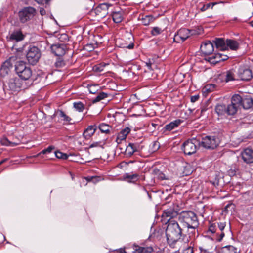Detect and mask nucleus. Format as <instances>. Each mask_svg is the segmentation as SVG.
Masks as SVG:
<instances>
[{
    "label": "nucleus",
    "instance_id": "79ce46f5",
    "mask_svg": "<svg viewBox=\"0 0 253 253\" xmlns=\"http://www.w3.org/2000/svg\"><path fill=\"white\" fill-rule=\"evenodd\" d=\"M99 86L97 84H92L88 85V90L91 94H95L97 91Z\"/></svg>",
    "mask_w": 253,
    "mask_h": 253
},
{
    "label": "nucleus",
    "instance_id": "4d7b16f0",
    "mask_svg": "<svg viewBox=\"0 0 253 253\" xmlns=\"http://www.w3.org/2000/svg\"><path fill=\"white\" fill-rule=\"evenodd\" d=\"M41 154H47V152H46V149H44L41 152L39 153L38 154H37L35 156H34L33 157H39L41 155Z\"/></svg>",
    "mask_w": 253,
    "mask_h": 253
},
{
    "label": "nucleus",
    "instance_id": "4468645a",
    "mask_svg": "<svg viewBox=\"0 0 253 253\" xmlns=\"http://www.w3.org/2000/svg\"><path fill=\"white\" fill-rule=\"evenodd\" d=\"M227 59H228V56L226 55H224L221 53H217L208 57L207 60L211 64H215L221 61H225Z\"/></svg>",
    "mask_w": 253,
    "mask_h": 253
},
{
    "label": "nucleus",
    "instance_id": "338daca9",
    "mask_svg": "<svg viewBox=\"0 0 253 253\" xmlns=\"http://www.w3.org/2000/svg\"><path fill=\"white\" fill-rule=\"evenodd\" d=\"M191 172V170H189V171L185 173V175H189Z\"/></svg>",
    "mask_w": 253,
    "mask_h": 253
},
{
    "label": "nucleus",
    "instance_id": "6e6552de",
    "mask_svg": "<svg viewBox=\"0 0 253 253\" xmlns=\"http://www.w3.org/2000/svg\"><path fill=\"white\" fill-rule=\"evenodd\" d=\"M197 145H200V142L196 139L188 140L182 145V149L186 155H190L196 152Z\"/></svg>",
    "mask_w": 253,
    "mask_h": 253
},
{
    "label": "nucleus",
    "instance_id": "cd10ccee",
    "mask_svg": "<svg viewBox=\"0 0 253 253\" xmlns=\"http://www.w3.org/2000/svg\"><path fill=\"white\" fill-rule=\"evenodd\" d=\"M226 49L229 47L232 50L238 49L239 44L237 41L234 40L227 39L226 40Z\"/></svg>",
    "mask_w": 253,
    "mask_h": 253
},
{
    "label": "nucleus",
    "instance_id": "473e14b6",
    "mask_svg": "<svg viewBox=\"0 0 253 253\" xmlns=\"http://www.w3.org/2000/svg\"><path fill=\"white\" fill-rule=\"evenodd\" d=\"M0 143L2 145L5 146H15L19 144V143L18 142H11L9 141L5 137H3L1 139Z\"/></svg>",
    "mask_w": 253,
    "mask_h": 253
},
{
    "label": "nucleus",
    "instance_id": "2f4dec72",
    "mask_svg": "<svg viewBox=\"0 0 253 253\" xmlns=\"http://www.w3.org/2000/svg\"><path fill=\"white\" fill-rule=\"evenodd\" d=\"M199 224H195L185 227L187 229V233L189 238H192L195 236L197 228Z\"/></svg>",
    "mask_w": 253,
    "mask_h": 253
},
{
    "label": "nucleus",
    "instance_id": "b1692460",
    "mask_svg": "<svg viewBox=\"0 0 253 253\" xmlns=\"http://www.w3.org/2000/svg\"><path fill=\"white\" fill-rule=\"evenodd\" d=\"M124 178L129 182H135L138 180V174L136 173H125L124 176Z\"/></svg>",
    "mask_w": 253,
    "mask_h": 253
},
{
    "label": "nucleus",
    "instance_id": "69168bd1",
    "mask_svg": "<svg viewBox=\"0 0 253 253\" xmlns=\"http://www.w3.org/2000/svg\"><path fill=\"white\" fill-rule=\"evenodd\" d=\"M228 172H229V174L230 175H233L235 174V171H232V170H230Z\"/></svg>",
    "mask_w": 253,
    "mask_h": 253
},
{
    "label": "nucleus",
    "instance_id": "de8ad7c7",
    "mask_svg": "<svg viewBox=\"0 0 253 253\" xmlns=\"http://www.w3.org/2000/svg\"><path fill=\"white\" fill-rule=\"evenodd\" d=\"M193 247L191 246H187L183 251V253H193Z\"/></svg>",
    "mask_w": 253,
    "mask_h": 253
},
{
    "label": "nucleus",
    "instance_id": "f704fd0d",
    "mask_svg": "<svg viewBox=\"0 0 253 253\" xmlns=\"http://www.w3.org/2000/svg\"><path fill=\"white\" fill-rule=\"evenodd\" d=\"M155 20V18L152 15H146L144 17H142L141 21L144 25L147 26L151 23L153 22Z\"/></svg>",
    "mask_w": 253,
    "mask_h": 253
},
{
    "label": "nucleus",
    "instance_id": "4c0bfd02",
    "mask_svg": "<svg viewBox=\"0 0 253 253\" xmlns=\"http://www.w3.org/2000/svg\"><path fill=\"white\" fill-rule=\"evenodd\" d=\"M153 173L160 179L164 180L167 179L165 175L158 169H154Z\"/></svg>",
    "mask_w": 253,
    "mask_h": 253
},
{
    "label": "nucleus",
    "instance_id": "20e7f679",
    "mask_svg": "<svg viewBox=\"0 0 253 253\" xmlns=\"http://www.w3.org/2000/svg\"><path fill=\"white\" fill-rule=\"evenodd\" d=\"M225 226V222H216L210 225L209 231L215 233L216 234V240L220 242L225 236L223 230Z\"/></svg>",
    "mask_w": 253,
    "mask_h": 253
},
{
    "label": "nucleus",
    "instance_id": "bb28decb",
    "mask_svg": "<svg viewBox=\"0 0 253 253\" xmlns=\"http://www.w3.org/2000/svg\"><path fill=\"white\" fill-rule=\"evenodd\" d=\"M241 106L245 109H248L253 107V99L252 98L243 99Z\"/></svg>",
    "mask_w": 253,
    "mask_h": 253
},
{
    "label": "nucleus",
    "instance_id": "39448f33",
    "mask_svg": "<svg viewBox=\"0 0 253 253\" xmlns=\"http://www.w3.org/2000/svg\"><path fill=\"white\" fill-rule=\"evenodd\" d=\"M31 85L29 83H26L24 80L19 78H14L11 79L8 82V87L13 91H18L28 88Z\"/></svg>",
    "mask_w": 253,
    "mask_h": 253
},
{
    "label": "nucleus",
    "instance_id": "774afa93",
    "mask_svg": "<svg viewBox=\"0 0 253 253\" xmlns=\"http://www.w3.org/2000/svg\"><path fill=\"white\" fill-rule=\"evenodd\" d=\"M6 160H7V159H4L3 160L1 161L0 162V165H1V164H2V163H4V162H5Z\"/></svg>",
    "mask_w": 253,
    "mask_h": 253
},
{
    "label": "nucleus",
    "instance_id": "49530a36",
    "mask_svg": "<svg viewBox=\"0 0 253 253\" xmlns=\"http://www.w3.org/2000/svg\"><path fill=\"white\" fill-rule=\"evenodd\" d=\"M199 250L200 251V253H214L213 251L204 246H199Z\"/></svg>",
    "mask_w": 253,
    "mask_h": 253
},
{
    "label": "nucleus",
    "instance_id": "5701e85b",
    "mask_svg": "<svg viewBox=\"0 0 253 253\" xmlns=\"http://www.w3.org/2000/svg\"><path fill=\"white\" fill-rule=\"evenodd\" d=\"M110 6V5L107 3H102L99 4L95 9V13H97L98 10H102V14L100 15L101 17H104L107 13V10Z\"/></svg>",
    "mask_w": 253,
    "mask_h": 253
},
{
    "label": "nucleus",
    "instance_id": "a19ab883",
    "mask_svg": "<svg viewBox=\"0 0 253 253\" xmlns=\"http://www.w3.org/2000/svg\"><path fill=\"white\" fill-rule=\"evenodd\" d=\"M108 64L104 63H101L96 65H95L93 67V70L96 72H101L104 70V68L108 65Z\"/></svg>",
    "mask_w": 253,
    "mask_h": 253
},
{
    "label": "nucleus",
    "instance_id": "c85d7f7f",
    "mask_svg": "<svg viewBox=\"0 0 253 253\" xmlns=\"http://www.w3.org/2000/svg\"><path fill=\"white\" fill-rule=\"evenodd\" d=\"M242 101L243 99L240 95L235 94L232 97L231 103L239 108L242 105Z\"/></svg>",
    "mask_w": 253,
    "mask_h": 253
},
{
    "label": "nucleus",
    "instance_id": "ea45409f",
    "mask_svg": "<svg viewBox=\"0 0 253 253\" xmlns=\"http://www.w3.org/2000/svg\"><path fill=\"white\" fill-rule=\"evenodd\" d=\"M107 97V94L101 92H100L97 96L93 99V102L96 103L100 101V100L106 98Z\"/></svg>",
    "mask_w": 253,
    "mask_h": 253
},
{
    "label": "nucleus",
    "instance_id": "f257e3e1",
    "mask_svg": "<svg viewBox=\"0 0 253 253\" xmlns=\"http://www.w3.org/2000/svg\"><path fill=\"white\" fill-rule=\"evenodd\" d=\"M178 212L173 207L163 211L162 215L163 222L167 224L165 231L167 241L169 245L171 248H175L176 243L185 236L183 233V229L177 221L173 219L178 216Z\"/></svg>",
    "mask_w": 253,
    "mask_h": 253
},
{
    "label": "nucleus",
    "instance_id": "1a4fd4ad",
    "mask_svg": "<svg viewBox=\"0 0 253 253\" xmlns=\"http://www.w3.org/2000/svg\"><path fill=\"white\" fill-rule=\"evenodd\" d=\"M219 144V140L214 136H206L200 142V146L206 149L215 148Z\"/></svg>",
    "mask_w": 253,
    "mask_h": 253
},
{
    "label": "nucleus",
    "instance_id": "c756f323",
    "mask_svg": "<svg viewBox=\"0 0 253 253\" xmlns=\"http://www.w3.org/2000/svg\"><path fill=\"white\" fill-rule=\"evenodd\" d=\"M225 74V81L226 82L237 80L233 70H228L226 71Z\"/></svg>",
    "mask_w": 253,
    "mask_h": 253
},
{
    "label": "nucleus",
    "instance_id": "9b49d317",
    "mask_svg": "<svg viewBox=\"0 0 253 253\" xmlns=\"http://www.w3.org/2000/svg\"><path fill=\"white\" fill-rule=\"evenodd\" d=\"M192 31L182 28L179 30L177 33L175 34L173 40L176 42H183L191 35ZM193 33H192L193 34Z\"/></svg>",
    "mask_w": 253,
    "mask_h": 253
},
{
    "label": "nucleus",
    "instance_id": "72a5a7b5",
    "mask_svg": "<svg viewBox=\"0 0 253 253\" xmlns=\"http://www.w3.org/2000/svg\"><path fill=\"white\" fill-rule=\"evenodd\" d=\"M226 108L227 115H233L237 112L239 107L231 103L226 106Z\"/></svg>",
    "mask_w": 253,
    "mask_h": 253
},
{
    "label": "nucleus",
    "instance_id": "13d9d810",
    "mask_svg": "<svg viewBox=\"0 0 253 253\" xmlns=\"http://www.w3.org/2000/svg\"><path fill=\"white\" fill-rule=\"evenodd\" d=\"M49 0H35L37 3L39 4H43L44 2L47 3Z\"/></svg>",
    "mask_w": 253,
    "mask_h": 253
},
{
    "label": "nucleus",
    "instance_id": "8fccbe9b",
    "mask_svg": "<svg viewBox=\"0 0 253 253\" xmlns=\"http://www.w3.org/2000/svg\"><path fill=\"white\" fill-rule=\"evenodd\" d=\"M145 66H146L147 68V69L148 70L151 71L152 70V62L149 60L148 61L144 63Z\"/></svg>",
    "mask_w": 253,
    "mask_h": 253
},
{
    "label": "nucleus",
    "instance_id": "c9c22d12",
    "mask_svg": "<svg viewBox=\"0 0 253 253\" xmlns=\"http://www.w3.org/2000/svg\"><path fill=\"white\" fill-rule=\"evenodd\" d=\"M112 18L115 23H119L123 19L122 14L120 12H114L112 14Z\"/></svg>",
    "mask_w": 253,
    "mask_h": 253
},
{
    "label": "nucleus",
    "instance_id": "bf43d9fd",
    "mask_svg": "<svg viewBox=\"0 0 253 253\" xmlns=\"http://www.w3.org/2000/svg\"><path fill=\"white\" fill-rule=\"evenodd\" d=\"M54 149V147L52 146H49L47 148L45 149L46 150L47 153H50L51 151Z\"/></svg>",
    "mask_w": 253,
    "mask_h": 253
},
{
    "label": "nucleus",
    "instance_id": "f03ea898",
    "mask_svg": "<svg viewBox=\"0 0 253 253\" xmlns=\"http://www.w3.org/2000/svg\"><path fill=\"white\" fill-rule=\"evenodd\" d=\"M15 71L19 79L24 80L26 83H29L32 85L34 79L32 76V71L29 67L26 65L25 62L19 61L16 62L15 65Z\"/></svg>",
    "mask_w": 253,
    "mask_h": 253
},
{
    "label": "nucleus",
    "instance_id": "58836bf2",
    "mask_svg": "<svg viewBox=\"0 0 253 253\" xmlns=\"http://www.w3.org/2000/svg\"><path fill=\"white\" fill-rule=\"evenodd\" d=\"M57 114L59 116V117L62 118L63 120L65 122H69L71 120V118L66 115L62 110L58 111Z\"/></svg>",
    "mask_w": 253,
    "mask_h": 253
},
{
    "label": "nucleus",
    "instance_id": "09e8293b",
    "mask_svg": "<svg viewBox=\"0 0 253 253\" xmlns=\"http://www.w3.org/2000/svg\"><path fill=\"white\" fill-rule=\"evenodd\" d=\"M55 65L57 67H62L65 65V62L62 59L59 58L56 61Z\"/></svg>",
    "mask_w": 253,
    "mask_h": 253
},
{
    "label": "nucleus",
    "instance_id": "a211bd4d",
    "mask_svg": "<svg viewBox=\"0 0 253 253\" xmlns=\"http://www.w3.org/2000/svg\"><path fill=\"white\" fill-rule=\"evenodd\" d=\"M130 129L129 127H126L125 128L122 129L118 134L116 142L118 144H120L121 143L122 141L125 140L126 136L130 132Z\"/></svg>",
    "mask_w": 253,
    "mask_h": 253
},
{
    "label": "nucleus",
    "instance_id": "7ed1b4c3",
    "mask_svg": "<svg viewBox=\"0 0 253 253\" xmlns=\"http://www.w3.org/2000/svg\"><path fill=\"white\" fill-rule=\"evenodd\" d=\"M178 219L184 227L199 224L197 215L192 211H183L179 214Z\"/></svg>",
    "mask_w": 253,
    "mask_h": 253
},
{
    "label": "nucleus",
    "instance_id": "412c9836",
    "mask_svg": "<svg viewBox=\"0 0 253 253\" xmlns=\"http://www.w3.org/2000/svg\"><path fill=\"white\" fill-rule=\"evenodd\" d=\"M226 106L224 104H218L215 107V112L221 118L227 115Z\"/></svg>",
    "mask_w": 253,
    "mask_h": 253
},
{
    "label": "nucleus",
    "instance_id": "e2e57ef3",
    "mask_svg": "<svg viewBox=\"0 0 253 253\" xmlns=\"http://www.w3.org/2000/svg\"><path fill=\"white\" fill-rule=\"evenodd\" d=\"M134 47V44L133 43H130L126 47L128 49H132Z\"/></svg>",
    "mask_w": 253,
    "mask_h": 253
},
{
    "label": "nucleus",
    "instance_id": "9d476101",
    "mask_svg": "<svg viewBox=\"0 0 253 253\" xmlns=\"http://www.w3.org/2000/svg\"><path fill=\"white\" fill-rule=\"evenodd\" d=\"M236 73L238 77L237 80L248 81L253 77L252 71L248 67L244 66H240Z\"/></svg>",
    "mask_w": 253,
    "mask_h": 253
},
{
    "label": "nucleus",
    "instance_id": "e433bc0d",
    "mask_svg": "<svg viewBox=\"0 0 253 253\" xmlns=\"http://www.w3.org/2000/svg\"><path fill=\"white\" fill-rule=\"evenodd\" d=\"M73 107L75 109V110L79 112H83L85 108L84 104L80 102H75L73 103Z\"/></svg>",
    "mask_w": 253,
    "mask_h": 253
},
{
    "label": "nucleus",
    "instance_id": "a878e982",
    "mask_svg": "<svg viewBox=\"0 0 253 253\" xmlns=\"http://www.w3.org/2000/svg\"><path fill=\"white\" fill-rule=\"evenodd\" d=\"M181 122V121L180 120H176L166 125L165 126V129L166 130L170 131L177 127L180 124Z\"/></svg>",
    "mask_w": 253,
    "mask_h": 253
},
{
    "label": "nucleus",
    "instance_id": "f8f14e48",
    "mask_svg": "<svg viewBox=\"0 0 253 253\" xmlns=\"http://www.w3.org/2000/svg\"><path fill=\"white\" fill-rule=\"evenodd\" d=\"M200 50L205 55H210L214 51L213 45L209 41H205L202 43Z\"/></svg>",
    "mask_w": 253,
    "mask_h": 253
},
{
    "label": "nucleus",
    "instance_id": "680f3d73",
    "mask_svg": "<svg viewBox=\"0 0 253 253\" xmlns=\"http://www.w3.org/2000/svg\"><path fill=\"white\" fill-rule=\"evenodd\" d=\"M40 12L42 15H43L45 14V11L43 8H41Z\"/></svg>",
    "mask_w": 253,
    "mask_h": 253
},
{
    "label": "nucleus",
    "instance_id": "052dcab7",
    "mask_svg": "<svg viewBox=\"0 0 253 253\" xmlns=\"http://www.w3.org/2000/svg\"><path fill=\"white\" fill-rule=\"evenodd\" d=\"M94 47L92 46V45L91 44H87L86 45V49L88 50L91 51L92 49H93Z\"/></svg>",
    "mask_w": 253,
    "mask_h": 253
},
{
    "label": "nucleus",
    "instance_id": "a18cd8bd",
    "mask_svg": "<svg viewBox=\"0 0 253 253\" xmlns=\"http://www.w3.org/2000/svg\"><path fill=\"white\" fill-rule=\"evenodd\" d=\"M104 142L98 141V142H94L91 144L89 145V148H94V147H100L103 148V145H104Z\"/></svg>",
    "mask_w": 253,
    "mask_h": 253
},
{
    "label": "nucleus",
    "instance_id": "6e6d98bb",
    "mask_svg": "<svg viewBox=\"0 0 253 253\" xmlns=\"http://www.w3.org/2000/svg\"><path fill=\"white\" fill-rule=\"evenodd\" d=\"M153 147H154V150L158 149L160 147V144L158 142L155 141L154 142Z\"/></svg>",
    "mask_w": 253,
    "mask_h": 253
},
{
    "label": "nucleus",
    "instance_id": "0e129e2a",
    "mask_svg": "<svg viewBox=\"0 0 253 253\" xmlns=\"http://www.w3.org/2000/svg\"><path fill=\"white\" fill-rule=\"evenodd\" d=\"M119 253H126V252L125 250L120 249L119 251Z\"/></svg>",
    "mask_w": 253,
    "mask_h": 253
},
{
    "label": "nucleus",
    "instance_id": "3c124183",
    "mask_svg": "<svg viewBox=\"0 0 253 253\" xmlns=\"http://www.w3.org/2000/svg\"><path fill=\"white\" fill-rule=\"evenodd\" d=\"M9 63V62H6L4 63V64L2 66L1 68V71H5L6 73L8 72V69L7 65H8Z\"/></svg>",
    "mask_w": 253,
    "mask_h": 253
},
{
    "label": "nucleus",
    "instance_id": "2eb2a0df",
    "mask_svg": "<svg viewBox=\"0 0 253 253\" xmlns=\"http://www.w3.org/2000/svg\"><path fill=\"white\" fill-rule=\"evenodd\" d=\"M243 160L246 163H253V150L249 148L245 149L241 152Z\"/></svg>",
    "mask_w": 253,
    "mask_h": 253
},
{
    "label": "nucleus",
    "instance_id": "393cba45",
    "mask_svg": "<svg viewBox=\"0 0 253 253\" xmlns=\"http://www.w3.org/2000/svg\"><path fill=\"white\" fill-rule=\"evenodd\" d=\"M97 127L102 133L106 134H109L112 129L110 126L104 123L100 124Z\"/></svg>",
    "mask_w": 253,
    "mask_h": 253
},
{
    "label": "nucleus",
    "instance_id": "ddd939ff",
    "mask_svg": "<svg viewBox=\"0 0 253 253\" xmlns=\"http://www.w3.org/2000/svg\"><path fill=\"white\" fill-rule=\"evenodd\" d=\"M51 50L56 56H62L66 53V46L63 44H54L51 46Z\"/></svg>",
    "mask_w": 253,
    "mask_h": 253
},
{
    "label": "nucleus",
    "instance_id": "4be33fe9",
    "mask_svg": "<svg viewBox=\"0 0 253 253\" xmlns=\"http://www.w3.org/2000/svg\"><path fill=\"white\" fill-rule=\"evenodd\" d=\"M216 47L220 50H225L226 49V41L222 38H215L213 41Z\"/></svg>",
    "mask_w": 253,
    "mask_h": 253
},
{
    "label": "nucleus",
    "instance_id": "5fc2aeb1",
    "mask_svg": "<svg viewBox=\"0 0 253 253\" xmlns=\"http://www.w3.org/2000/svg\"><path fill=\"white\" fill-rule=\"evenodd\" d=\"M199 98V95H194L191 97V101L192 102H195L198 100Z\"/></svg>",
    "mask_w": 253,
    "mask_h": 253
},
{
    "label": "nucleus",
    "instance_id": "864d4df0",
    "mask_svg": "<svg viewBox=\"0 0 253 253\" xmlns=\"http://www.w3.org/2000/svg\"><path fill=\"white\" fill-rule=\"evenodd\" d=\"M211 6L210 3L207 4L206 5H204L201 8V10L202 11H205L207 10Z\"/></svg>",
    "mask_w": 253,
    "mask_h": 253
},
{
    "label": "nucleus",
    "instance_id": "603ef678",
    "mask_svg": "<svg viewBox=\"0 0 253 253\" xmlns=\"http://www.w3.org/2000/svg\"><path fill=\"white\" fill-rule=\"evenodd\" d=\"M98 178V177H97L92 176V177H88L86 178V179L88 182L93 181V182H95V180L97 179Z\"/></svg>",
    "mask_w": 253,
    "mask_h": 253
},
{
    "label": "nucleus",
    "instance_id": "6ab92c4d",
    "mask_svg": "<svg viewBox=\"0 0 253 253\" xmlns=\"http://www.w3.org/2000/svg\"><path fill=\"white\" fill-rule=\"evenodd\" d=\"M133 249L134 251L132 253H151L154 251L152 247H142L135 245Z\"/></svg>",
    "mask_w": 253,
    "mask_h": 253
},
{
    "label": "nucleus",
    "instance_id": "f3484780",
    "mask_svg": "<svg viewBox=\"0 0 253 253\" xmlns=\"http://www.w3.org/2000/svg\"><path fill=\"white\" fill-rule=\"evenodd\" d=\"M24 38L21 31L16 30L9 34V41L19 42L22 41Z\"/></svg>",
    "mask_w": 253,
    "mask_h": 253
},
{
    "label": "nucleus",
    "instance_id": "c03bdc74",
    "mask_svg": "<svg viewBox=\"0 0 253 253\" xmlns=\"http://www.w3.org/2000/svg\"><path fill=\"white\" fill-rule=\"evenodd\" d=\"M163 30L158 27H154L151 30V34L153 36H157L160 34L162 32Z\"/></svg>",
    "mask_w": 253,
    "mask_h": 253
},
{
    "label": "nucleus",
    "instance_id": "423d86ee",
    "mask_svg": "<svg viewBox=\"0 0 253 253\" xmlns=\"http://www.w3.org/2000/svg\"><path fill=\"white\" fill-rule=\"evenodd\" d=\"M41 57V52L39 49L35 46H30L28 49L26 58L29 63L31 65H35L39 61Z\"/></svg>",
    "mask_w": 253,
    "mask_h": 253
},
{
    "label": "nucleus",
    "instance_id": "0eeeda50",
    "mask_svg": "<svg viewBox=\"0 0 253 253\" xmlns=\"http://www.w3.org/2000/svg\"><path fill=\"white\" fill-rule=\"evenodd\" d=\"M36 10L32 7H24L18 12V16L20 21L24 23L31 20L35 16Z\"/></svg>",
    "mask_w": 253,
    "mask_h": 253
},
{
    "label": "nucleus",
    "instance_id": "37998d69",
    "mask_svg": "<svg viewBox=\"0 0 253 253\" xmlns=\"http://www.w3.org/2000/svg\"><path fill=\"white\" fill-rule=\"evenodd\" d=\"M55 155L57 158L66 160L68 158V156L65 153L60 151L55 152Z\"/></svg>",
    "mask_w": 253,
    "mask_h": 253
},
{
    "label": "nucleus",
    "instance_id": "7c9ffc66",
    "mask_svg": "<svg viewBox=\"0 0 253 253\" xmlns=\"http://www.w3.org/2000/svg\"><path fill=\"white\" fill-rule=\"evenodd\" d=\"M237 249L233 246L228 245L221 248L220 253H236Z\"/></svg>",
    "mask_w": 253,
    "mask_h": 253
},
{
    "label": "nucleus",
    "instance_id": "dca6fc26",
    "mask_svg": "<svg viewBox=\"0 0 253 253\" xmlns=\"http://www.w3.org/2000/svg\"><path fill=\"white\" fill-rule=\"evenodd\" d=\"M139 149V145L138 143H129L126 146L125 150V155L127 157L131 156L135 152H137Z\"/></svg>",
    "mask_w": 253,
    "mask_h": 253
},
{
    "label": "nucleus",
    "instance_id": "aec40b11",
    "mask_svg": "<svg viewBox=\"0 0 253 253\" xmlns=\"http://www.w3.org/2000/svg\"><path fill=\"white\" fill-rule=\"evenodd\" d=\"M97 128V126L96 125L89 126L84 132L83 135L85 139H89L94 134Z\"/></svg>",
    "mask_w": 253,
    "mask_h": 253
}]
</instances>
